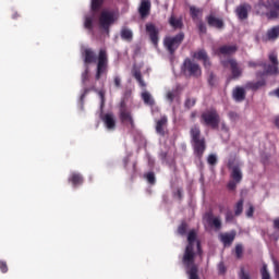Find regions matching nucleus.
Segmentation results:
<instances>
[{
  "mask_svg": "<svg viewBox=\"0 0 279 279\" xmlns=\"http://www.w3.org/2000/svg\"><path fill=\"white\" fill-rule=\"evenodd\" d=\"M187 246L183 255V265L186 268V274L190 276V279H199L197 276V265H195V250L198 256H202V245L197 241V232L192 230L187 234Z\"/></svg>",
  "mask_w": 279,
  "mask_h": 279,
  "instance_id": "1",
  "label": "nucleus"
},
{
  "mask_svg": "<svg viewBox=\"0 0 279 279\" xmlns=\"http://www.w3.org/2000/svg\"><path fill=\"white\" fill-rule=\"evenodd\" d=\"M201 123L208 128H213V130H217V128H219V123H221V118L219 117L217 109L210 108L205 110L201 114Z\"/></svg>",
  "mask_w": 279,
  "mask_h": 279,
  "instance_id": "2",
  "label": "nucleus"
},
{
  "mask_svg": "<svg viewBox=\"0 0 279 279\" xmlns=\"http://www.w3.org/2000/svg\"><path fill=\"white\" fill-rule=\"evenodd\" d=\"M258 14H265L263 8L268 10L266 13L267 19H279V0H268L267 2L259 1L256 5Z\"/></svg>",
  "mask_w": 279,
  "mask_h": 279,
  "instance_id": "3",
  "label": "nucleus"
},
{
  "mask_svg": "<svg viewBox=\"0 0 279 279\" xmlns=\"http://www.w3.org/2000/svg\"><path fill=\"white\" fill-rule=\"evenodd\" d=\"M202 132L199 131V126H193L191 129V137L194 143V151L198 158L204 156V151H206V141L201 138Z\"/></svg>",
  "mask_w": 279,
  "mask_h": 279,
  "instance_id": "4",
  "label": "nucleus"
},
{
  "mask_svg": "<svg viewBox=\"0 0 279 279\" xmlns=\"http://www.w3.org/2000/svg\"><path fill=\"white\" fill-rule=\"evenodd\" d=\"M119 19L114 12L104 10L100 13L98 25L100 29H104L106 34H110V26L114 25V22Z\"/></svg>",
  "mask_w": 279,
  "mask_h": 279,
  "instance_id": "5",
  "label": "nucleus"
},
{
  "mask_svg": "<svg viewBox=\"0 0 279 279\" xmlns=\"http://www.w3.org/2000/svg\"><path fill=\"white\" fill-rule=\"evenodd\" d=\"M101 3H104V0H92V11L89 14L85 15V29L93 32V23H95V19L97 17V10L101 8Z\"/></svg>",
  "mask_w": 279,
  "mask_h": 279,
  "instance_id": "6",
  "label": "nucleus"
},
{
  "mask_svg": "<svg viewBox=\"0 0 279 279\" xmlns=\"http://www.w3.org/2000/svg\"><path fill=\"white\" fill-rule=\"evenodd\" d=\"M182 40H184V33H179L174 37L168 36L163 39V46L166 47L169 53L173 54L178 50V47L182 45Z\"/></svg>",
  "mask_w": 279,
  "mask_h": 279,
  "instance_id": "7",
  "label": "nucleus"
},
{
  "mask_svg": "<svg viewBox=\"0 0 279 279\" xmlns=\"http://www.w3.org/2000/svg\"><path fill=\"white\" fill-rule=\"evenodd\" d=\"M108 71V53L106 49H100L98 54L96 80H100L101 75Z\"/></svg>",
  "mask_w": 279,
  "mask_h": 279,
  "instance_id": "8",
  "label": "nucleus"
},
{
  "mask_svg": "<svg viewBox=\"0 0 279 279\" xmlns=\"http://www.w3.org/2000/svg\"><path fill=\"white\" fill-rule=\"evenodd\" d=\"M182 69L184 73L187 72L193 77H199V75H202V69L199 68V64L191 61V59H185Z\"/></svg>",
  "mask_w": 279,
  "mask_h": 279,
  "instance_id": "9",
  "label": "nucleus"
},
{
  "mask_svg": "<svg viewBox=\"0 0 279 279\" xmlns=\"http://www.w3.org/2000/svg\"><path fill=\"white\" fill-rule=\"evenodd\" d=\"M223 66H230L231 69V77L232 80H239L241 75H243V68L236 62L234 59H229L227 61H222Z\"/></svg>",
  "mask_w": 279,
  "mask_h": 279,
  "instance_id": "10",
  "label": "nucleus"
},
{
  "mask_svg": "<svg viewBox=\"0 0 279 279\" xmlns=\"http://www.w3.org/2000/svg\"><path fill=\"white\" fill-rule=\"evenodd\" d=\"M81 53L84 58L85 64H93V62H97V54L90 48H82Z\"/></svg>",
  "mask_w": 279,
  "mask_h": 279,
  "instance_id": "11",
  "label": "nucleus"
},
{
  "mask_svg": "<svg viewBox=\"0 0 279 279\" xmlns=\"http://www.w3.org/2000/svg\"><path fill=\"white\" fill-rule=\"evenodd\" d=\"M204 219L207 221L208 225L216 228V230L221 229V218L215 217L213 213L205 214Z\"/></svg>",
  "mask_w": 279,
  "mask_h": 279,
  "instance_id": "12",
  "label": "nucleus"
},
{
  "mask_svg": "<svg viewBox=\"0 0 279 279\" xmlns=\"http://www.w3.org/2000/svg\"><path fill=\"white\" fill-rule=\"evenodd\" d=\"M245 97H246V92L244 87L236 86L235 88H233L232 98L234 99V101H236L238 104H241V101H245Z\"/></svg>",
  "mask_w": 279,
  "mask_h": 279,
  "instance_id": "13",
  "label": "nucleus"
},
{
  "mask_svg": "<svg viewBox=\"0 0 279 279\" xmlns=\"http://www.w3.org/2000/svg\"><path fill=\"white\" fill-rule=\"evenodd\" d=\"M146 32L149 34L153 45H158V28H156V25L146 24Z\"/></svg>",
  "mask_w": 279,
  "mask_h": 279,
  "instance_id": "14",
  "label": "nucleus"
},
{
  "mask_svg": "<svg viewBox=\"0 0 279 279\" xmlns=\"http://www.w3.org/2000/svg\"><path fill=\"white\" fill-rule=\"evenodd\" d=\"M250 10H252V7L247 3L241 4L236 8L235 12L238 17L241 21H245V19H247V12H250Z\"/></svg>",
  "mask_w": 279,
  "mask_h": 279,
  "instance_id": "15",
  "label": "nucleus"
},
{
  "mask_svg": "<svg viewBox=\"0 0 279 279\" xmlns=\"http://www.w3.org/2000/svg\"><path fill=\"white\" fill-rule=\"evenodd\" d=\"M206 21L210 27H216V29H221L223 27V20L216 17L215 15H208Z\"/></svg>",
  "mask_w": 279,
  "mask_h": 279,
  "instance_id": "16",
  "label": "nucleus"
},
{
  "mask_svg": "<svg viewBox=\"0 0 279 279\" xmlns=\"http://www.w3.org/2000/svg\"><path fill=\"white\" fill-rule=\"evenodd\" d=\"M193 58L196 60H203L204 66L208 69L210 66V60L208 59V54L206 53V50H198L194 52Z\"/></svg>",
  "mask_w": 279,
  "mask_h": 279,
  "instance_id": "17",
  "label": "nucleus"
},
{
  "mask_svg": "<svg viewBox=\"0 0 279 279\" xmlns=\"http://www.w3.org/2000/svg\"><path fill=\"white\" fill-rule=\"evenodd\" d=\"M102 121L107 130H114V128L117 126V121H114V116L112 113H107L102 116Z\"/></svg>",
  "mask_w": 279,
  "mask_h": 279,
  "instance_id": "18",
  "label": "nucleus"
},
{
  "mask_svg": "<svg viewBox=\"0 0 279 279\" xmlns=\"http://www.w3.org/2000/svg\"><path fill=\"white\" fill-rule=\"evenodd\" d=\"M150 10H151V2L149 0H143L138 9L141 17L145 19V16L149 14Z\"/></svg>",
  "mask_w": 279,
  "mask_h": 279,
  "instance_id": "19",
  "label": "nucleus"
},
{
  "mask_svg": "<svg viewBox=\"0 0 279 279\" xmlns=\"http://www.w3.org/2000/svg\"><path fill=\"white\" fill-rule=\"evenodd\" d=\"M216 53L218 56H232V53H236V46H221Z\"/></svg>",
  "mask_w": 279,
  "mask_h": 279,
  "instance_id": "20",
  "label": "nucleus"
},
{
  "mask_svg": "<svg viewBox=\"0 0 279 279\" xmlns=\"http://www.w3.org/2000/svg\"><path fill=\"white\" fill-rule=\"evenodd\" d=\"M221 243L223 245H232V242L234 241V238L236 236V233L234 231L230 233H222L219 235Z\"/></svg>",
  "mask_w": 279,
  "mask_h": 279,
  "instance_id": "21",
  "label": "nucleus"
},
{
  "mask_svg": "<svg viewBox=\"0 0 279 279\" xmlns=\"http://www.w3.org/2000/svg\"><path fill=\"white\" fill-rule=\"evenodd\" d=\"M178 88H180V86H177L175 89L172 90H168L166 94V99L170 102L173 104V101H180V94L178 92Z\"/></svg>",
  "mask_w": 279,
  "mask_h": 279,
  "instance_id": "22",
  "label": "nucleus"
},
{
  "mask_svg": "<svg viewBox=\"0 0 279 279\" xmlns=\"http://www.w3.org/2000/svg\"><path fill=\"white\" fill-rule=\"evenodd\" d=\"M167 126V117H161L160 120L157 121L156 132L160 136H165V128Z\"/></svg>",
  "mask_w": 279,
  "mask_h": 279,
  "instance_id": "23",
  "label": "nucleus"
},
{
  "mask_svg": "<svg viewBox=\"0 0 279 279\" xmlns=\"http://www.w3.org/2000/svg\"><path fill=\"white\" fill-rule=\"evenodd\" d=\"M231 178L234 182L240 183L243 180V172H241V168L234 166L231 171Z\"/></svg>",
  "mask_w": 279,
  "mask_h": 279,
  "instance_id": "24",
  "label": "nucleus"
},
{
  "mask_svg": "<svg viewBox=\"0 0 279 279\" xmlns=\"http://www.w3.org/2000/svg\"><path fill=\"white\" fill-rule=\"evenodd\" d=\"M120 117L123 123H130L131 128H134V119H132V114L129 111L122 110Z\"/></svg>",
  "mask_w": 279,
  "mask_h": 279,
  "instance_id": "25",
  "label": "nucleus"
},
{
  "mask_svg": "<svg viewBox=\"0 0 279 279\" xmlns=\"http://www.w3.org/2000/svg\"><path fill=\"white\" fill-rule=\"evenodd\" d=\"M268 40H276L279 37V25L274 26L272 28L268 29L266 33Z\"/></svg>",
  "mask_w": 279,
  "mask_h": 279,
  "instance_id": "26",
  "label": "nucleus"
},
{
  "mask_svg": "<svg viewBox=\"0 0 279 279\" xmlns=\"http://www.w3.org/2000/svg\"><path fill=\"white\" fill-rule=\"evenodd\" d=\"M265 73H268L269 75H278L279 69L277 64H268L264 62Z\"/></svg>",
  "mask_w": 279,
  "mask_h": 279,
  "instance_id": "27",
  "label": "nucleus"
},
{
  "mask_svg": "<svg viewBox=\"0 0 279 279\" xmlns=\"http://www.w3.org/2000/svg\"><path fill=\"white\" fill-rule=\"evenodd\" d=\"M169 24L171 25V27H173L174 29H182L183 23L181 17H175L174 15H172L169 19Z\"/></svg>",
  "mask_w": 279,
  "mask_h": 279,
  "instance_id": "28",
  "label": "nucleus"
},
{
  "mask_svg": "<svg viewBox=\"0 0 279 279\" xmlns=\"http://www.w3.org/2000/svg\"><path fill=\"white\" fill-rule=\"evenodd\" d=\"M142 99L144 104H146V106H154V104H156V101L154 100V97L147 90L142 93Z\"/></svg>",
  "mask_w": 279,
  "mask_h": 279,
  "instance_id": "29",
  "label": "nucleus"
},
{
  "mask_svg": "<svg viewBox=\"0 0 279 279\" xmlns=\"http://www.w3.org/2000/svg\"><path fill=\"white\" fill-rule=\"evenodd\" d=\"M69 182H72L73 186H77L84 182L82 174L73 172L69 178Z\"/></svg>",
  "mask_w": 279,
  "mask_h": 279,
  "instance_id": "30",
  "label": "nucleus"
},
{
  "mask_svg": "<svg viewBox=\"0 0 279 279\" xmlns=\"http://www.w3.org/2000/svg\"><path fill=\"white\" fill-rule=\"evenodd\" d=\"M262 86H265V81L248 82L246 83L245 88H248L250 90H258Z\"/></svg>",
  "mask_w": 279,
  "mask_h": 279,
  "instance_id": "31",
  "label": "nucleus"
},
{
  "mask_svg": "<svg viewBox=\"0 0 279 279\" xmlns=\"http://www.w3.org/2000/svg\"><path fill=\"white\" fill-rule=\"evenodd\" d=\"M120 36L122 38V40H132L134 34L132 33V29L123 27L121 29Z\"/></svg>",
  "mask_w": 279,
  "mask_h": 279,
  "instance_id": "32",
  "label": "nucleus"
},
{
  "mask_svg": "<svg viewBox=\"0 0 279 279\" xmlns=\"http://www.w3.org/2000/svg\"><path fill=\"white\" fill-rule=\"evenodd\" d=\"M203 12L204 11L202 9H197L195 7L190 8V14H191L193 21H197L199 19V16H202Z\"/></svg>",
  "mask_w": 279,
  "mask_h": 279,
  "instance_id": "33",
  "label": "nucleus"
},
{
  "mask_svg": "<svg viewBox=\"0 0 279 279\" xmlns=\"http://www.w3.org/2000/svg\"><path fill=\"white\" fill-rule=\"evenodd\" d=\"M134 77L135 80H137L140 86H142V88H145L147 85L145 84V81H143V76L141 75V72L135 71L134 72Z\"/></svg>",
  "mask_w": 279,
  "mask_h": 279,
  "instance_id": "34",
  "label": "nucleus"
},
{
  "mask_svg": "<svg viewBox=\"0 0 279 279\" xmlns=\"http://www.w3.org/2000/svg\"><path fill=\"white\" fill-rule=\"evenodd\" d=\"M262 279H271V275H269V270H267V265L264 264L260 270Z\"/></svg>",
  "mask_w": 279,
  "mask_h": 279,
  "instance_id": "35",
  "label": "nucleus"
},
{
  "mask_svg": "<svg viewBox=\"0 0 279 279\" xmlns=\"http://www.w3.org/2000/svg\"><path fill=\"white\" fill-rule=\"evenodd\" d=\"M196 102H197V99H195V98H186L184 106H185V108L191 109V108H193V106H195Z\"/></svg>",
  "mask_w": 279,
  "mask_h": 279,
  "instance_id": "36",
  "label": "nucleus"
},
{
  "mask_svg": "<svg viewBox=\"0 0 279 279\" xmlns=\"http://www.w3.org/2000/svg\"><path fill=\"white\" fill-rule=\"evenodd\" d=\"M148 184H156V174H154V172H148L146 175H145Z\"/></svg>",
  "mask_w": 279,
  "mask_h": 279,
  "instance_id": "37",
  "label": "nucleus"
},
{
  "mask_svg": "<svg viewBox=\"0 0 279 279\" xmlns=\"http://www.w3.org/2000/svg\"><path fill=\"white\" fill-rule=\"evenodd\" d=\"M243 213V199H240L235 205V215L239 216Z\"/></svg>",
  "mask_w": 279,
  "mask_h": 279,
  "instance_id": "38",
  "label": "nucleus"
},
{
  "mask_svg": "<svg viewBox=\"0 0 279 279\" xmlns=\"http://www.w3.org/2000/svg\"><path fill=\"white\" fill-rule=\"evenodd\" d=\"M239 278H240V279H252V278L250 277V272H246V271H245V268H243V267L240 269Z\"/></svg>",
  "mask_w": 279,
  "mask_h": 279,
  "instance_id": "39",
  "label": "nucleus"
},
{
  "mask_svg": "<svg viewBox=\"0 0 279 279\" xmlns=\"http://www.w3.org/2000/svg\"><path fill=\"white\" fill-rule=\"evenodd\" d=\"M265 62L263 61H250L248 66L256 69V66H263L264 68Z\"/></svg>",
  "mask_w": 279,
  "mask_h": 279,
  "instance_id": "40",
  "label": "nucleus"
},
{
  "mask_svg": "<svg viewBox=\"0 0 279 279\" xmlns=\"http://www.w3.org/2000/svg\"><path fill=\"white\" fill-rule=\"evenodd\" d=\"M208 165H217V155L211 154L207 158Z\"/></svg>",
  "mask_w": 279,
  "mask_h": 279,
  "instance_id": "41",
  "label": "nucleus"
},
{
  "mask_svg": "<svg viewBox=\"0 0 279 279\" xmlns=\"http://www.w3.org/2000/svg\"><path fill=\"white\" fill-rule=\"evenodd\" d=\"M269 60H270V62L272 63V64H279V62H278V54H276V52H271L270 54H269Z\"/></svg>",
  "mask_w": 279,
  "mask_h": 279,
  "instance_id": "42",
  "label": "nucleus"
},
{
  "mask_svg": "<svg viewBox=\"0 0 279 279\" xmlns=\"http://www.w3.org/2000/svg\"><path fill=\"white\" fill-rule=\"evenodd\" d=\"M235 254H236L238 258H241V256H243V245L238 244L235 246Z\"/></svg>",
  "mask_w": 279,
  "mask_h": 279,
  "instance_id": "43",
  "label": "nucleus"
},
{
  "mask_svg": "<svg viewBox=\"0 0 279 279\" xmlns=\"http://www.w3.org/2000/svg\"><path fill=\"white\" fill-rule=\"evenodd\" d=\"M85 71L82 73V83L86 84V80H88V65H85Z\"/></svg>",
  "mask_w": 279,
  "mask_h": 279,
  "instance_id": "44",
  "label": "nucleus"
},
{
  "mask_svg": "<svg viewBox=\"0 0 279 279\" xmlns=\"http://www.w3.org/2000/svg\"><path fill=\"white\" fill-rule=\"evenodd\" d=\"M113 84L117 88H121V76L114 75L113 76Z\"/></svg>",
  "mask_w": 279,
  "mask_h": 279,
  "instance_id": "45",
  "label": "nucleus"
},
{
  "mask_svg": "<svg viewBox=\"0 0 279 279\" xmlns=\"http://www.w3.org/2000/svg\"><path fill=\"white\" fill-rule=\"evenodd\" d=\"M179 234H186V223L182 222L181 226L178 228Z\"/></svg>",
  "mask_w": 279,
  "mask_h": 279,
  "instance_id": "46",
  "label": "nucleus"
},
{
  "mask_svg": "<svg viewBox=\"0 0 279 279\" xmlns=\"http://www.w3.org/2000/svg\"><path fill=\"white\" fill-rule=\"evenodd\" d=\"M0 270L2 274H8V264L5 262H0Z\"/></svg>",
  "mask_w": 279,
  "mask_h": 279,
  "instance_id": "47",
  "label": "nucleus"
},
{
  "mask_svg": "<svg viewBox=\"0 0 279 279\" xmlns=\"http://www.w3.org/2000/svg\"><path fill=\"white\" fill-rule=\"evenodd\" d=\"M274 267H275V276L277 279H279V263L274 259Z\"/></svg>",
  "mask_w": 279,
  "mask_h": 279,
  "instance_id": "48",
  "label": "nucleus"
},
{
  "mask_svg": "<svg viewBox=\"0 0 279 279\" xmlns=\"http://www.w3.org/2000/svg\"><path fill=\"white\" fill-rule=\"evenodd\" d=\"M239 183H236V181H230L229 183H228V189H229V191H234V189H236V185H238Z\"/></svg>",
  "mask_w": 279,
  "mask_h": 279,
  "instance_id": "49",
  "label": "nucleus"
},
{
  "mask_svg": "<svg viewBox=\"0 0 279 279\" xmlns=\"http://www.w3.org/2000/svg\"><path fill=\"white\" fill-rule=\"evenodd\" d=\"M218 271H219V274H225L226 272V265L223 264V262H220L218 264Z\"/></svg>",
  "mask_w": 279,
  "mask_h": 279,
  "instance_id": "50",
  "label": "nucleus"
},
{
  "mask_svg": "<svg viewBox=\"0 0 279 279\" xmlns=\"http://www.w3.org/2000/svg\"><path fill=\"white\" fill-rule=\"evenodd\" d=\"M198 29H199L201 34H206V24H204L203 22H199Z\"/></svg>",
  "mask_w": 279,
  "mask_h": 279,
  "instance_id": "51",
  "label": "nucleus"
},
{
  "mask_svg": "<svg viewBox=\"0 0 279 279\" xmlns=\"http://www.w3.org/2000/svg\"><path fill=\"white\" fill-rule=\"evenodd\" d=\"M98 96L100 97V101H101V106H104V104L106 102V97L104 92H98Z\"/></svg>",
  "mask_w": 279,
  "mask_h": 279,
  "instance_id": "52",
  "label": "nucleus"
},
{
  "mask_svg": "<svg viewBox=\"0 0 279 279\" xmlns=\"http://www.w3.org/2000/svg\"><path fill=\"white\" fill-rule=\"evenodd\" d=\"M247 217H254V206H250V208L246 211Z\"/></svg>",
  "mask_w": 279,
  "mask_h": 279,
  "instance_id": "53",
  "label": "nucleus"
},
{
  "mask_svg": "<svg viewBox=\"0 0 279 279\" xmlns=\"http://www.w3.org/2000/svg\"><path fill=\"white\" fill-rule=\"evenodd\" d=\"M226 219L227 221H232V213H227Z\"/></svg>",
  "mask_w": 279,
  "mask_h": 279,
  "instance_id": "54",
  "label": "nucleus"
},
{
  "mask_svg": "<svg viewBox=\"0 0 279 279\" xmlns=\"http://www.w3.org/2000/svg\"><path fill=\"white\" fill-rule=\"evenodd\" d=\"M88 93V89L84 90V94L81 96V101H84V98L86 97V94Z\"/></svg>",
  "mask_w": 279,
  "mask_h": 279,
  "instance_id": "55",
  "label": "nucleus"
},
{
  "mask_svg": "<svg viewBox=\"0 0 279 279\" xmlns=\"http://www.w3.org/2000/svg\"><path fill=\"white\" fill-rule=\"evenodd\" d=\"M275 124L277 125V128L279 129V117L278 118H276V120H275Z\"/></svg>",
  "mask_w": 279,
  "mask_h": 279,
  "instance_id": "56",
  "label": "nucleus"
},
{
  "mask_svg": "<svg viewBox=\"0 0 279 279\" xmlns=\"http://www.w3.org/2000/svg\"><path fill=\"white\" fill-rule=\"evenodd\" d=\"M191 117H192V119H195V117H197V113L192 112Z\"/></svg>",
  "mask_w": 279,
  "mask_h": 279,
  "instance_id": "57",
  "label": "nucleus"
},
{
  "mask_svg": "<svg viewBox=\"0 0 279 279\" xmlns=\"http://www.w3.org/2000/svg\"><path fill=\"white\" fill-rule=\"evenodd\" d=\"M178 193H179V197H181V195H182V192L179 190V191H178Z\"/></svg>",
  "mask_w": 279,
  "mask_h": 279,
  "instance_id": "58",
  "label": "nucleus"
}]
</instances>
